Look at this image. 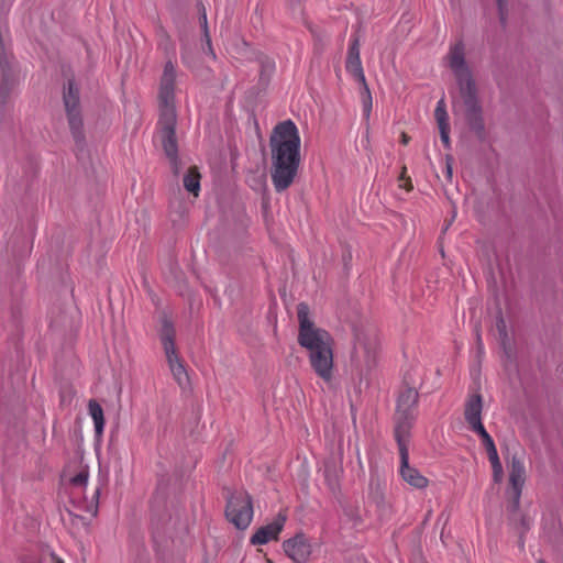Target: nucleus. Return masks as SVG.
Listing matches in <instances>:
<instances>
[{
    "label": "nucleus",
    "mask_w": 563,
    "mask_h": 563,
    "mask_svg": "<svg viewBox=\"0 0 563 563\" xmlns=\"http://www.w3.org/2000/svg\"><path fill=\"white\" fill-rule=\"evenodd\" d=\"M409 141H410V137L406 133H402L401 134V143L404 145H407L409 143Z\"/></svg>",
    "instance_id": "nucleus-34"
},
{
    "label": "nucleus",
    "mask_w": 563,
    "mask_h": 563,
    "mask_svg": "<svg viewBox=\"0 0 563 563\" xmlns=\"http://www.w3.org/2000/svg\"><path fill=\"white\" fill-rule=\"evenodd\" d=\"M440 139L443 145L449 148L450 147V125L439 128Z\"/></svg>",
    "instance_id": "nucleus-30"
},
{
    "label": "nucleus",
    "mask_w": 563,
    "mask_h": 563,
    "mask_svg": "<svg viewBox=\"0 0 563 563\" xmlns=\"http://www.w3.org/2000/svg\"><path fill=\"white\" fill-rule=\"evenodd\" d=\"M55 563H64V561H63V560H60V559H56V560H55Z\"/></svg>",
    "instance_id": "nucleus-36"
},
{
    "label": "nucleus",
    "mask_w": 563,
    "mask_h": 563,
    "mask_svg": "<svg viewBox=\"0 0 563 563\" xmlns=\"http://www.w3.org/2000/svg\"><path fill=\"white\" fill-rule=\"evenodd\" d=\"M419 394L417 389L406 387L400 391L396 415L416 417Z\"/></svg>",
    "instance_id": "nucleus-14"
},
{
    "label": "nucleus",
    "mask_w": 563,
    "mask_h": 563,
    "mask_svg": "<svg viewBox=\"0 0 563 563\" xmlns=\"http://www.w3.org/2000/svg\"><path fill=\"white\" fill-rule=\"evenodd\" d=\"M345 68L357 82H364L365 75L360 56V41L357 36L351 38Z\"/></svg>",
    "instance_id": "nucleus-11"
},
{
    "label": "nucleus",
    "mask_w": 563,
    "mask_h": 563,
    "mask_svg": "<svg viewBox=\"0 0 563 563\" xmlns=\"http://www.w3.org/2000/svg\"><path fill=\"white\" fill-rule=\"evenodd\" d=\"M200 179L201 176L196 166H191L184 177L185 189L195 197H198L200 192Z\"/></svg>",
    "instance_id": "nucleus-17"
},
{
    "label": "nucleus",
    "mask_w": 563,
    "mask_h": 563,
    "mask_svg": "<svg viewBox=\"0 0 563 563\" xmlns=\"http://www.w3.org/2000/svg\"><path fill=\"white\" fill-rule=\"evenodd\" d=\"M268 563H271V561H268Z\"/></svg>",
    "instance_id": "nucleus-38"
},
{
    "label": "nucleus",
    "mask_w": 563,
    "mask_h": 563,
    "mask_svg": "<svg viewBox=\"0 0 563 563\" xmlns=\"http://www.w3.org/2000/svg\"><path fill=\"white\" fill-rule=\"evenodd\" d=\"M297 317L299 345L308 351L309 364L316 375L324 383H331L334 374L332 336L314 324L307 303L300 302L297 306Z\"/></svg>",
    "instance_id": "nucleus-2"
},
{
    "label": "nucleus",
    "mask_w": 563,
    "mask_h": 563,
    "mask_svg": "<svg viewBox=\"0 0 563 563\" xmlns=\"http://www.w3.org/2000/svg\"><path fill=\"white\" fill-rule=\"evenodd\" d=\"M451 173H452L451 167L448 165V175L451 176Z\"/></svg>",
    "instance_id": "nucleus-35"
},
{
    "label": "nucleus",
    "mask_w": 563,
    "mask_h": 563,
    "mask_svg": "<svg viewBox=\"0 0 563 563\" xmlns=\"http://www.w3.org/2000/svg\"><path fill=\"white\" fill-rule=\"evenodd\" d=\"M473 431L476 432L481 437L483 445L485 446L486 451L496 448L493 438L486 431L484 426L479 427Z\"/></svg>",
    "instance_id": "nucleus-26"
},
{
    "label": "nucleus",
    "mask_w": 563,
    "mask_h": 563,
    "mask_svg": "<svg viewBox=\"0 0 563 563\" xmlns=\"http://www.w3.org/2000/svg\"><path fill=\"white\" fill-rule=\"evenodd\" d=\"M11 82L8 78L3 77L2 82L0 85V101L1 103L5 102V99L8 98L10 90H11Z\"/></svg>",
    "instance_id": "nucleus-28"
},
{
    "label": "nucleus",
    "mask_w": 563,
    "mask_h": 563,
    "mask_svg": "<svg viewBox=\"0 0 563 563\" xmlns=\"http://www.w3.org/2000/svg\"><path fill=\"white\" fill-rule=\"evenodd\" d=\"M158 335L165 352L169 371L174 379L180 388H187L189 385V377L186 366L176 350V330L173 322L166 316H164L161 320V329Z\"/></svg>",
    "instance_id": "nucleus-4"
},
{
    "label": "nucleus",
    "mask_w": 563,
    "mask_h": 563,
    "mask_svg": "<svg viewBox=\"0 0 563 563\" xmlns=\"http://www.w3.org/2000/svg\"><path fill=\"white\" fill-rule=\"evenodd\" d=\"M67 118L74 139L77 142H80L82 139V119L80 115V111L67 113Z\"/></svg>",
    "instance_id": "nucleus-20"
},
{
    "label": "nucleus",
    "mask_w": 563,
    "mask_h": 563,
    "mask_svg": "<svg viewBox=\"0 0 563 563\" xmlns=\"http://www.w3.org/2000/svg\"><path fill=\"white\" fill-rule=\"evenodd\" d=\"M482 396L479 394L470 395L465 402L464 418L472 431L484 426L482 423Z\"/></svg>",
    "instance_id": "nucleus-13"
},
{
    "label": "nucleus",
    "mask_w": 563,
    "mask_h": 563,
    "mask_svg": "<svg viewBox=\"0 0 563 563\" xmlns=\"http://www.w3.org/2000/svg\"><path fill=\"white\" fill-rule=\"evenodd\" d=\"M497 329L499 331L500 336H503V339H505L507 336V333H506V323L503 318L498 319Z\"/></svg>",
    "instance_id": "nucleus-32"
},
{
    "label": "nucleus",
    "mask_w": 563,
    "mask_h": 563,
    "mask_svg": "<svg viewBox=\"0 0 563 563\" xmlns=\"http://www.w3.org/2000/svg\"><path fill=\"white\" fill-rule=\"evenodd\" d=\"M181 60H183V64L186 65L187 67H191V63H190V58H189V54L187 52L186 48H183V52H181Z\"/></svg>",
    "instance_id": "nucleus-33"
},
{
    "label": "nucleus",
    "mask_w": 563,
    "mask_h": 563,
    "mask_svg": "<svg viewBox=\"0 0 563 563\" xmlns=\"http://www.w3.org/2000/svg\"><path fill=\"white\" fill-rule=\"evenodd\" d=\"M358 346H363L365 352V363L367 366H371L374 363L375 358V352L377 346V336L374 335L371 342L367 344H364L362 340L358 338L357 341Z\"/></svg>",
    "instance_id": "nucleus-24"
},
{
    "label": "nucleus",
    "mask_w": 563,
    "mask_h": 563,
    "mask_svg": "<svg viewBox=\"0 0 563 563\" xmlns=\"http://www.w3.org/2000/svg\"><path fill=\"white\" fill-rule=\"evenodd\" d=\"M225 515L236 528H247L253 518V507L250 495L246 492H235L232 494L227 504Z\"/></svg>",
    "instance_id": "nucleus-5"
},
{
    "label": "nucleus",
    "mask_w": 563,
    "mask_h": 563,
    "mask_svg": "<svg viewBox=\"0 0 563 563\" xmlns=\"http://www.w3.org/2000/svg\"><path fill=\"white\" fill-rule=\"evenodd\" d=\"M486 452H487V455H488V460H489V462L492 464L494 481L495 482H500L501 477H503V466H501V463L499 461L497 449L494 448V449H490V450H488Z\"/></svg>",
    "instance_id": "nucleus-21"
},
{
    "label": "nucleus",
    "mask_w": 563,
    "mask_h": 563,
    "mask_svg": "<svg viewBox=\"0 0 563 563\" xmlns=\"http://www.w3.org/2000/svg\"><path fill=\"white\" fill-rule=\"evenodd\" d=\"M176 66L169 58L164 66L159 82V120L158 130L163 150L169 159L172 170L175 175L180 172L178 158V145L176 139Z\"/></svg>",
    "instance_id": "nucleus-3"
},
{
    "label": "nucleus",
    "mask_w": 563,
    "mask_h": 563,
    "mask_svg": "<svg viewBox=\"0 0 563 563\" xmlns=\"http://www.w3.org/2000/svg\"><path fill=\"white\" fill-rule=\"evenodd\" d=\"M446 60L456 78L460 90H467L470 87L475 86L471 70L465 60V45L463 41H457L450 46Z\"/></svg>",
    "instance_id": "nucleus-6"
},
{
    "label": "nucleus",
    "mask_w": 563,
    "mask_h": 563,
    "mask_svg": "<svg viewBox=\"0 0 563 563\" xmlns=\"http://www.w3.org/2000/svg\"><path fill=\"white\" fill-rule=\"evenodd\" d=\"M362 86V106H363V117L368 125L372 108H373V99L372 95L368 88V85L366 82V78L364 79V82H358Z\"/></svg>",
    "instance_id": "nucleus-19"
},
{
    "label": "nucleus",
    "mask_w": 563,
    "mask_h": 563,
    "mask_svg": "<svg viewBox=\"0 0 563 563\" xmlns=\"http://www.w3.org/2000/svg\"><path fill=\"white\" fill-rule=\"evenodd\" d=\"M460 93L465 106L466 121L471 130L482 139L485 134V125L482 117V109L476 98V88L473 86L467 90H460Z\"/></svg>",
    "instance_id": "nucleus-7"
},
{
    "label": "nucleus",
    "mask_w": 563,
    "mask_h": 563,
    "mask_svg": "<svg viewBox=\"0 0 563 563\" xmlns=\"http://www.w3.org/2000/svg\"><path fill=\"white\" fill-rule=\"evenodd\" d=\"M539 563H544V561H539Z\"/></svg>",
    "instance_id": "nucleus-37"
},
{
    "label": "nucleus",
    "mask_w": 563,
    "mask_h": 563,
    "mask_svg": "<svg viewBox=\"0 0 563 563\" xmlns=\"http://www.w3.org/2000/svg\"><path fill=\"white\" fill-rule=\"evenodd\" d=\"M87 482H88V471L87 470H81L75 476H73L70 478L71 485L78 486V487L86 486Z\"/></svg>",
    "instance_id": "nucleus-27"
},
{
    "label": "nucleus",
    "mask_w": 563,
    "mask_h": 563,
    "mask_svg": "<svg viewBox=\"0 0 563 563\" xmlns=\"http://www.w3.org/2000/svg\"><path fill=\"white\" fill-rule=\"evenodd\" d=\"M499 11V19L503 24L506 22L507 0H496Z\"/></svg>",
    "instance_id": "nucleus-31"
},
{
    "label": "nucleus",
    "mask_w": 563,
    "mask_h": 563,
    "mask_svg": "<svg viewBox=\"0 0 563 563\" xmlns=\"http://www.w3.org/2000/svg\"><path fill=\"white\" fill-rule=\"evenodd\" d=\"M434 118L438 123V128L449 126V115L446 112V106L444 99H440L434 110Z\"/></svg>",
    "instance_id": "nucleus-23"
},
{
    "label": "nucleus",
    "mask_w": 563,
    "mask_h": 563,
    "mask_svg": "<svg viewBox=\"0 0 563 563\" xmlns=\"http://www.w3.org/2000/svg\"><path fill=\"white\" fill-rule=\"evenodd\" d=\"M406 173L407 168L404 166L399 176V186L405 188L407 191H410L412 189V183L411 179L406 176Z\"/></svg>",
    "instance_id": "nucleus-29"
},
{
    "label": "nucleus",
    "mask_w": 563,
    "mask_h": 563,
    "mask_svg": "<svg viewBox=\"0 0 563 563\" xmlns=\"http://www.w3.org/2000/svg\"><path fill=\"white\" fill-rule=\"evenodd\" d=\"M526 481V470L523 463L519 460L514 457L511 462V468L509 474V485L512 492V501L514 507H519L520 496L522 492V487L525 485Z\"/></svg>",
    "instance_id": "nucleus-12"
},
{
    "label": "nucleus",
    "mask_w": 563,
    "mask_h": 563,
    "mask_svg": "<svg viewBox=\"0 0 563 563\" xmlns=\"http://www.w3.org/2000/svg\"><path fill=\"white\" fill-rule=\"evenodd\" d=\"M283 548L287 556L296 563L307 562L311 554V545L302 534L286 540Z\"/></svg>",
    "instance_id": "nucleus-9"
},
{
    "label": "nucleus",
    "mask_w": 563,
    "mask_h": 563,
    "mask_svg": "<svg viewBox=\"0 0 563 563\" xmlns=\"http://www.w3.org/2000/svg\"><path fill=\"white\" fill-rule=\"evenodd\" d=\"M271 179L277 192L289 188L300 164V135L291 120L278 123L269 137Z\"/></svg>",
    "instance_id": "nucleus-1"
},
{
    "label": "nucleus",
    "mask_w": 563,
    "mask_h": 563,
    "mask_svg": "<svg viewBox=\"0 0 563 563\" xmlns=\"http://www.w3.org/2000/svg\"><path fill=\"white\" fill-rule=\"evenodd\" d=\"M200 24H201V27H202V31H203V36H205L206 43H207L208 53L213 58H216V54H214L213 48L211 46V38H210V35H209L207 14H206L205 10H203V12H202V14L200 16Z\"/></svg>",
    "instance_id": "nucleus-25"
},
{
    "label": "nucleus",
    "mask_w": 563,
    "mask_h": 563,
    "mask_svg": "<svg viewBox=\"0 0 563 563\" xmlns=\"http://www.w3.org/2000/svg\"><path fill=\"white\" fill-rule=\"evenodd\" d=\"M286 516L279 512L277 517L268 525L256 530L251 538L252 544H266L272 540H277L286 522Z\"/></svg>",
    "instance_id": "nucleus-10"
},
{
    "label": "nucleus",
    "mask_w": 563,
    "mask_h": 563,
    "mask_svg": "<svg viewBox=\"0 0 563 563\" xmlns=\"http://www.w3.org/2000/svg\"><path fill=\"white\" fill-rule=\"evenodd\" d=\"M158 48L162 49L167 57L175 54V44L164 29L159 30Z\"/></svg>",
    "instance_id": "nucleus-22"
},
{
    "label": "nucleus",
    "mask_w": 563,
    "mask_h": 563,
    "mask_svg": "<svg viewBox=\"0 0 563 563\" xmlns=\"http://www.w3.org/2000/svg\"><path fill=\"white\" fill-rule=\"evenodd\" d=\"M88 410L93 420L96 433L100 435L104 427L103 409L96 400L91 399L88 404Z\"/></svg>",
    "instance_id": "nucleus-18"
},
{
    "label": "nucleus",
    "mask_w": 563,
    "mask_h": 563,
    "mask_svg": "<svg viewBox=\"0 0 563 563\" xmlns=\"http://www.w3.org/2000/svg\"><path fill=\"white\" fill-rule=\"evenodd\" d=\"M399 474L402 481L412 488L424 489L429 485V479L416 467L409 465V450H402V455H400Z\"/></svg>",
    "instance_id": "nucleus-8"
},
{
    "label": "nucleus",
    "mask_w": 563,
    "mask_h": 563,
    "mask_svg": "<svg viewBox=\"0 0 563 563\" xmlns=\"http://www.w3.org/2000/svg\"><path fill=\"white\" fill-rule=\"evenodd\" d=\"M416 417L396 415L395 439L398 444L399 455L408 449L409 432Z\"/></svg>",
    "instance_id": "nucleus-15"
},
{
    "label": "nucleus",
    "mask_w": 563,
    "mask_h": 563,
    "mask_svg": "<svg viewBox=\"0 0 563 563\" xmlns=\"http://www.w3.org/2000/svg\"><path fill=\"white\" fill-rule=\"evenodd\" d=\"M64 104L67 113L80 111L78 89L71 80L68 81V87L64 92Z\"/></svg>",
    "instance_id": "nucleus-16"
}]
</instances>
